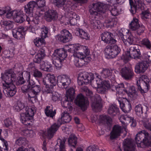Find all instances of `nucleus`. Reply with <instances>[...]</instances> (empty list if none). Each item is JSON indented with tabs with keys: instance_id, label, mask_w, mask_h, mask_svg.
<instances>
[{
	"instance_id": "79ce46f5",
	"label": "nucleus",
	"mask_w": 151,
	"mask_h": 151,
	"mask_svg": "<svg viewBox=\"0 0 151 151\" xmlns=\"http://www.w3.org/2000/svg\"><path fill=\"white\" fill-rule=\"evenodd\" d=\"M124 86V84L122 83L117 86H113V88L114 87L116 91L117 95V94L122 95L124 91H126Z\"/></svg>"
},
{
	"instance_id": "4c0bfd02",
	"label": "nucleus",
	"mask_w": 151,
	"mask_h": 151,
	"mask_svg": "<svg viewBox=\"0 0 151 151\" xmlns=\"http://www.w3.org/2000/svg\"><path fill=\"white\" fill-rule=\"evenodd\" d=\"M139 20L135 18H134L129 24V28L132 31H134L138 28L139 25Z\"/></svg>"
},
{
	"instance_id": "13d9d810",
	"label": "nucleus",
	"mask_w": 151,
	"mask_h": 151,
	"mask_svg": "<svg viewBox=\"0 0 151 151\" xmlns=\"http://www.w3.org/2000/svg\"><path fill=\"white\" fill-rule=\"evenodd\" d=\"M64 32V36H65V39H66L68 42L71 40L72 38V36L71 34L69 32L68 30L66 29H63L62 30Z\"/></svg>"
},
{
	"instance_id": "6ab92c4d",
	"label": "nucleus",
	"mask_w": 151,
	"mask_h": 151,
	"mask_svg": "<svg viewBox=\"0 0 151 151\" xmlns=\"http://www.w3.org/2000/svg\"><path fill=\"white\" fill-rule=\"evenodd\" d=\"M123 129V128L119 125H114L110 133V139H113L119 136L122 132Z\"/></svg>"
},
{
	"instance_id": "e433bc0d",
	"label": "nucleus",
	"mask_w": 151,
	"mask_h": 151,
	"mask_svg": "<svg viewBox=\"0 0 151 151\" xmlns=\"http://www.w3.org/2000/svg\"><path fill=\"white\" fill-rule=\"evenodd\" d=\"M69 16H70L69 18V23L72 25H75L77 22V20L79 19V17L76 13H69Z\"/></svg>"
},
{
	"instance_id": "338daca9",
	"label": "nucleus",
	"mask_w": 151,
	"mask_h": 151,
	"mask_svg": "<svg viewBox=\"0 0 151 151\" xmlns=\"http://www.w3.org/2000/svg\"><path fill=\"white\" fill-rule=\"evenodd\" d=\"M25 82L24 80L22 75H21L20 73L19 74V76L18 78V81L16 82L17 84L18 85H20L23 84Z\"/></svg>"
},
{
	"instance_id": "39448f33",
	"label": "nucleus",
	"mask_w": 151,
	"mask_h": 151,
	"mask_svg": "<svg viewBox=\"0 0 151 151\" xmlns=\"http://www.w3.org/2000/svg\"><path fill=\"white\" fill-rule=\"evenodd\" d=\"M135 140L138 147H140V144L142 142L145 146H149L151 144V139L149 133L145 130L139 132L136 135Z\"/></svg>"
},
{
	"instance_id": "f3484780",
	"label": "nucleus",
	"mask_w": 151,
	"mask_h": 151,
	"mask_svg": "<svg viewBox=\"0 0 151 151\" xmlns=\"http://www.w3.org/2000/svg\"><path fill=\"white\" fill-rule=\"evenodd\" d=\"M24 28L22 26H19L17 28L13 29L12 33L14 37L17 39H23L25 36Z\"/></svg>"
},
{
	"instance_id": "473e14b6",
	"label": "nucleus",
	"mask_w": 151,
	"mask_h": 151,
	"mask_svg": "<svg viewBox=\"0 0 151 151\" xmlns=\"http://www.w3.org/2000/svg\"><path fill=\"white\" fill-rule=\"evenodd\" d=\"M2 129H0V151H7L8 144L7 141L1 137Z\"/></svg>"
},
{
	"instance_id": "9b49d317",
	"label": "nucleus",
	"mask_w": 151,
	"mask_h": 151,
	"mask_svg": "<svg viewBox=\"0 0 151 151\" xmlns=\"http://www.w3.org/2000/svg\"><path fill=\"white\" fill-rule=\"evenodd\" d=\"M75 102L77 105L81 107V109L85 111L89 105V102L87 99L82 94L78 95L75 100Z\"/></svg>"
},
{
	"instance_id": "c9c22d12",
	"label": "nucleus",
	"mask_w": 151,
	"mask_h": 151,
	"mask_svg": "<svg viewBox=\"0 0 151 151\" xmlns=\"http://www.w3.org/2000/svg\"><path fill=\"white\" fill-rule=\"evenodd\" d=\"M126 90H128L131 97L133 99H136L137 96V91L135 87L133 86H129L126 88Z\"/></svg>"
},
{
	"instance_id": "0e129e2a",
	"label": "nucleus",
	"mask_w": 151,
	"mask_h": 151,
	"mask_svg": "<svg viewBox=\"0 0 151 151\" xmlns=\"http://www.w3.org/2000/svg\"><path fill=\"white\" fill-rule=\"evenodd\" d=\"M84 91L85 92V93L87 96L91 98L92 99L95 98L94 97H92V92L87 87H85L84 89Z\"/></svg>"
},
{
	"instance_id": "de8ad7c7",
	"label": "nucleus",
	"mask_w": 151,
	"mask_h": 151,
	"mask_svg": "<svg viewBox=\"0 0 151 151\" xmlns=\"http://www.w3.org/2000/svg\"><path fill=\"white\" fill-rule=\"evenodd\" d=\"M145 29V27L143 25H139L138 28H137L135 30H134V33L135 35H142L144 32Z\"/></svg>"
},
{
	"instance_id": "58836bf2",
	"label": "nucleus",
	"mask_w": 151,
	"mask_h": 151,
	"mask_svg": "<svg viewBox=\"0 0 151 151\" xmlns=\"http://www.w3.org/2000/svg\"><path fill=\"white\" fill-rule=\"evenodd\" d=\"M1 26L7 30L11 29L13 27V23L10 21L1 20Z\"/></svg>"
},
{
	"instance_id": "052dcab7",
	"label": "nucleus",
	"mask_w": 151,
	"mask_h": 151,
	"mask_svg": "<svg viewBox=\"0 0 151 151\" xmlns=\"http://www.w3.org/2000/svg\"><path fill=\"white\" fill-rule=\"evenodd\" d=\"M20 73L21 75H22V76L25 82L27 81L30 79V72L25 71Z\"/></svg>"
},
{
	"instance_id": "c03bdc74",
	"label": "nucleus",
	"mask_w": 151,
	"mask_h": 151,
	"mask_svg": "<svg viewBox=\"0 0 151 151\" xmlns=\"http://www.w3.org/2000/svg\"><path fill=\"white\" fill-rule=\"evenodd\" d=\"M75 94L74 89L73 88H70L66 91L65 97L67 99L73 100Z\"/></svg>"
},
{
	"instance_id": "69168bd1",
	"label": "nucleus",
	"mask_w": 151,
	"mask_h": 151,
	"mask_svg": "<svg viewBox=\"0 0 151 151\" xmlns=\"http://www.w3.org/2000/svg\"><path fill=\"white\" fill-rule=\"evenodd\" d=\"M150 15V12L148 9L142 11L141 14L142 18L145 19L148 18Z\"/></svg>"
},
{
	"instance_id": "4d7b16f0",
	"label": "nucleus",
	"mask_w": 151,
	"mask_h": 151,
	"mask_svg": "<svg viewBox=\"0 0 151 151\" xmlns=\"http://www.w3.org/2000/svg\"><path fill=\"white\" fill-rule=\"evenodd\" d=\"M142 45L145 46L148 49H151V44L150 41L147 38L143 39L141 41Z\"/></svg>"
},
{
	"instance_id": "7ed1b4c3",
	"label": "nucleus",
	"mask_w": 151,
	"mask_h": 151,
	"mask_svg": "<svg viewBox=\"0 0 151 151\" xmlns=\"http://www.w3.org/2000/svg\"><path fill=\"white\" fill-rule=\"evenodd\" d=\"M36 108L35 107H26L25 112L21 114L20 119L22 123L26 126L32 125V120L36 112Z\"/></svg>"
},
{
	"instance_id": "37998d69",
	"label": "nucleus",
	"mask_w": 151,
	"mask_h": 151,
	"mask_svg": "<svg viewBox=\"0 0 151 151\" xmlns=\"http://www.w3.org/2000/svg\"><path fill=\"white\" fill-rule=\"evenodd\" d=\"M45 113L47 116L53 118L56 114L55 110L53 111L50 106H47L45 110Z\"/></svg>"
},
{
	"instance_id": "2eb2a0df",
	"label": "nucleus",
	"mask_w": 151,
	"mask_h": 151,
	"mask_svg": "<svg viewBox=\"0 0 151 151\" xmlns=\"http://www.w3.org/2000/svg\"><path fill=\"white\" fill-rule=\"evenodd\" d=\"M113 34L110 32H106L103 33L101 35V40L106 43L111 44H115L116 40L113 38Z\"/></svg>"
},
{
	"instance_id": "603ef678",
	"label": "nucleus",
	"mask_w": 151,
	"mask_h": 151,
	"mask_svg": "<svg viewBox=\"0 0 151 151\" xmlns=\"http://www.w3.org/2000/svg\"><path fill=\"white\" fill-rule=\"evenodd\" d=\"M25 106L24 104L21 102V101H18L17 103L14 106V109L16 111H19Z\"/></svg>"
},
{
	"instance_id": "dca6fc26",
	"label": "nucleus",
	"mask_w": 151,
	"mask_h": 151,
	"mask_svg": "<svg viewBox=\"0 0 151 151\" xmlns=\"http://www.w3.org/2000/svg\"><path fill=\"white\" fill-rule=\"evenodd\" d=\"M45 46H42L38 51L33 59V61L37 63H40L42 62V60L46 56L45 54Z\"/></svg>"
},
{
	"instance_id": "3c124183",
	"label": "nucleus",
	"mask_w": 151,
	"mask_h": 151,
	"mask_svg": "<svg viewBox=\"0 0 151 151\" xmlns=\"http://www.w3.org/2000/svg\"><path fill=\"white\" fill-rule=\"evenodd\" d=\"M26 143V139L23 137H18L15 141V145L19 146L25 145Z\"/></svg>"
},
{
	"instance_id": "f8f14e48",
	"label": "nucleus",
	"mask_w": 151,
	"mask_h": 151,
	"mask_svg": "<svg viewBox=\"0 0 151 151\" xmlns=\"http://www.w3.org/2000/svg\"><path fill=\"white\" fill-rule=\"evenodd\" d=\"M120 73L122 77L126 80L131 79L134 75L133 70L127 67L122 68L120 70Z\"/></svg>"
},
{
	"instance_id": "f03ea898",
	"label": "nucleus",
	"mask_w": 151,
	"mask_h": 151,
	"mask_svg": "<svg viewBox=\"0 0 151 151\" xmlns=\"http://www.w3.org/2000/svg\"><path fill=\"white\" fill-rule=\"evenodd\" d=\"M1 78L4 83H2L4 92L8 97L13 96L16 92V87L13 83L15 80L16 75L11 70L7 71L3 74L1 73Z\"/></svg>"
},
{
	"instance_id": "bf43d9fd",
	"label": "nucleus",
	"mask_w": 151,
	"mask_h": 151,
	"mask_svg": "<svg viewBox=\"0 0 151 151\" xmlns=\"http://www.w3.org/2000/svg\"><path fill=\"white\" fill-rule=\"evenodd\" d=\"M48 30V29L46 27H44L42 28L41 29V33L40 35L41 37L44 39L45 38L47 37Z\"/></svg>"
},
{
	"instance_id": "f257e3e1",
	"label": "nucleus",
	"mask_w": 151,
	"mask_h": 151,
	"mask_svg": "<svg viewBox=\"0 0 151 151\" xmlns=\"http://www.w3.org/2000/svg\"><path fill=\"white\" fill-rule=\"evenodd\" d=\"M68 51L74 52L73 56L75 58L74 64L78 67H81L87 62L86 56L88 55L90 51L88 47L86 46L78 45H70Z\"/></svg>"
},
{
	"instance_id": "e2e57ef3",
	"label": "nucleus",
	"mask_w": 151,
	"mask_h": 151,
	"mask_svg": "<svg viewBox=\"0 0 151 151\" xmlns=\"http://www.w3.org/2000/svg\"><path fill=\"white\" fill-rule=\"evenodd\" d=\"M16 11H11V8L9 7V9L6 12L5 14H6V18H14L15 14H14V13Z\"/></svg>"
},
{
	"instance_id": "20e7f679",
	"label": "nucleus",
	"mask_w": 151,
	"mask_h": 151,
	"mask_svg": "<svg viewBox=\"0 0 151 151\" xmlns=\"http://www.w3.org/2000/svg\"><path fill=\"white\" fill-rule=\"evenodd\" d=\"M66 51L63 48L57 49L55 50L52 55L54 59L53 63L56 68L60 69L62 66V63L67 57Z\"/></svg>"
},
{
	"instance_id": "7c9ffc66",
	"label": "nucleus",
	"mask_w": 151,
	"mask_h": 151,
	"mask_svg": "<svg viewBox=\"0 0 151 151\" xmlns=\"http://www.w3.org/2000/svg\"><path fill=\"white\" fill-rule=\"evenodd\" d=\"M99 120L100 123H101L108 126L111 125V119L107 116L101 115L100 116Z\"/></svg>"
},
{
	"instance_id": "a19ab883",
	"label": "nucleus",
	"mask_w": 151,
	"mask_h": 151,
	"mask_svg": "<svg viewBox=\"0 0 151 151\" xmlns=\"http://www.w3.org/2000/svg\"><path fill=\"white\" fill-rule=\"evenodd\" d=\"M112 72V70H111L106 68L103 69L100 73L101 76L104 78H109L111 75Z\"/></svg>"
},
{
	"instance_id": "4be33fe9",
	"label": "nucleus",
	"mask_w": 151,
	"mask_h": 151,
	"mask_svg": "<svg viewBox=\"0 0 151 151\" xmlns=\"http://www.w3.org/2000/svg\"><path fill=\"white\" fill-rule=\"evenodd\" d=\"M95 99L91 104L93 109L99 111L102 108L101 98L100 95L96 94L94 96Z\"/></svg>"
},
{
	"instance_id": "864d4df0",
	"label": "nucleus",
	"mask_w": 151,
	"mask_h": 151,
	"mask_svg": "<svg viewBox=\"0 0 151 151\" xmlns=\"http://www.w3.org/2000/svg\"><path fill=\"white\" fill-rule=\"evenodd\" d=\"M143 107L140 104H139L135 106V111L137 115L140 116L142 114L143 111Z\"/></svg>"
},
{
	"instance_id": "ea45409f",
	"label": "nucleus",
	"mask_w": 151,
	"mask_h": 151,
	"mask_svg": "<svg viewBox=\"0 0 151 151\" xmlns=\"http://www.w3.org/2000/svg\"><path fill=\"white\" fill-rule=\"evenodd\" d=\"M102 25L101 22L96 19H92L91 21V27L94 29H96L101 28Z\"/></svg>"
},
{
	"instance_id": "6e6552de",
	"label": "nucleus",
	"mask_w": 151,
	"mask_h": 151,
	"mask_svg": "<svg viewBox=\"0 0 151 151\" xmlns=\"http://www.w3.org/2000/svg\"><path fill=\"white\" fill-rule=\"evenodd\" d=\"M147 78V76L145 75L142 76L137 81V89L142 94L147 92L149 89V81Z\"/></svg>"
},
{
	"instance_id": "9d476101",
	"label": "nucleus",
	"mask_w": 151,
	"mask_h": 151,
	"mask_svg": "<svg viewBox=\"0 0 151 151\" xmlns=\"http://www.w3.org/2000/svg\"><path fill=\"white\" fill-rule=\"evenodd\" d=\"M129 3L131 6L130 11L132 14H135L137 10L140 9L142 10L144 9L145 6L144 3V0H137L135 1L134 3V0H129Z\"/></svg>"
},
{
	"instance_id": "5701e85b",
	"label": "nucleus",
	"mask_w": 151,
	"mask_h": 151,
	"mask_svg": "<svg viewBox=\"0 0 151 151\" xmlns=\"http://www.w3.org/2000/svg\"><path fill=\"white\" fill-rule=\"evenodd\" d=\"M127 55H130V57L134 59L139 58L140 57V50L137 49L136 47H131L129 50L127 51Z\"/></svg>"
},
{
	"instance_id": "09e8293b",
	"label": "nucleus",
	"mask_w": 151,
	"mask_h": 151,
	"mask_svg": "<svg viewBox=\"0 0 151 151\" xmlns=\"http://www.w3.org/2000/svg\"><path fill=\"white\" fill-rule=\"evenodd\" d=\"M47 78L48 81L53 86H55L57 83L58 84V80H56L55 77L54 75L48 74L47 75Z\"/></svg>"
},
{
	"instance_id": "a878e982",
	"label": "nucleus",
	"mask_w": 151,
	"mask_h": 151,
	"mask_svg": "<svg viewBox=\"0 0 151 151\" xmlns=\"http://www.w3.org/2000/svg\"><path fill=\"white\" fill-rule=\"evenodd\" d=\"M56 6L58 7H60L63 5V9L66 11L68 12L70 8L71 5L70 2H66L65 0H55Z\"/></svg>"
},
{
	"instance_id": "c756f323",
	"label": "nucleus",
	"mask_w": 151,
	"mask_h": 151,
	"mask_svg": "<svg viewBox=\"0 0 151 151\" xmlns=\"http://www.w3.org/2000/svg\"><path fill=\"white\" fill-rule=\"evenodd\" d=\"M14 14H15V16L13 19L15 21L17 22L22 23L24 20V16L23 15L22 12L16 11V12H14Z\"/></svg>"
},
{
	"instance_id": "c85d7f7f",
	"label": "nucleus",
	"mask_w": 151,
	"mask_h": 151,
	"mask_svg": "<svg viewBox=\"0 0 151 151\" xmlns=\"http://www.w3.org/2000/svg\"><path fill=\"white\" fill-rule=\"evenodd\" d=\"M36 6V2L33 1H29L24 7V11L27 14L32 15L34 8Z\"/></svg>"
},
{
	"instance_id": "412c9836",
	"label": "nucleus",
	"mask_w": 151,
	"mask_h": 151,
	"mask_svg": "<svg viewBox=\"0 0 151 151\" xmlns=\"http://www.w3.org/2000/svg\"><path fill=\"white\" fill-rule=\"evenodd\" d=\"M124 151H133L135 146L132 139H126L123 143Z\"/></svg>"
},
{
	"instance_id": "6e6d98bb",
	"label": "nucleus",
	"mask_w": 151,
	"mask_h": 151,
	"mask_svg": "<svg viewBox=\"0 0 151 151\" xmlns=\"http://www.w3.org/2000/svg\"><path fill=\"white\" fill-rule=\"evenodd\" d=\"M36 4L38 6L37 10H40L41 8L45 6L46 5L45 0H36Z\"/></svg>"
},
{
	"instance_id": "2f4dec72",
	"label": "nucleus",
	"mask_w": 151,
	"mask_h": 151,
	"mask_svg": "<svg viewBox=\"0 0 151 151\" xmlns=\"http://www.w3.org/2000/svg\"><path fill=\"white\" fill-rule=\"evenodd\" d=\"M108 112L111 116H115L119 113V109L116 104H111L109 105Z\"/></svg>"
},
{
	"instance_id": "774afa93",
	"label": "nucleus",
	"mask_w": 151,
	"mask_h": 151,
	"mask_svg": "<svg viewBox=\"0 0 151 151\" xmlns=\"http://www.w3.org/2000/svg\"><path fill=\"white\" fill-rule=\"evenodd\" d=\"M131 106L130 104L128 102L127 104L126 105L123 109V111L124 113H128L130 111L131 109Z\"/></svg>"
},
{
	"instance_id": "8fccbe9b",
	"label": "nucleus",
	"mask_w": 151,
	"mask_h": 151,
	"mask_svg": "<svg viewBox=\"0 0 151 151\" xmlns=\"http://www.w3.org/2000/svg\"><path fill=\"white\" fill-rule=\"evenodd\" d=\"M44 38L41 37L40 38H36L34 40V42L35 45L38 47L45 45L46 44L44 40Z\"/></svg>"
},
{
	"instance_id": "a211bd4d",
	"label": "nucleus",
	"mask_w": 151,
	"mask_h": 151,
	"mask_svg": "<svg viewBox=\"0 0 151 151\" xmlns=\"http://www.w3.org/2000/svg\"><path fill=\"white\" fill-rule=\"evenodd\" d=\"M79 79L84 82V84L91 82L94 78L93 74H89L85 72L80 73L78 75Z\"/></svg>"
},
{
	"instance_id": "72a5a7b5",
	"label": "nucleus",
	"mask_w": 151,
	"mask_h": 151,
	"mask_svg": "<svg viewBox=\"0 0 151 151\" xmlns=\"http://www.w3.org/2000/svg\"><path fill=\"white\" fill-rule=\"evenodd\" d=\"M122 40L125 45H127L128 43L130 45L134 44V37L131 35H128L127 37L125 38L122 33L120 35Z\"/></svg>"
},
{
	"instance_id": "49530a36",
	"label": "nucleus",
	"mask_w": 151,
	"mask_h": 151,
	"mask_svg": "<svg viewBox=\"0 0 151 151\" xmlns=\"http://www.w3.org/2000/svg\"><path fill=\"white\" fill-rule=\"evenodd\" d=\"M28 16H27L26 21L28 22L29 24H37L38 22V20H37L36 18H34L33 17V14L32 13V15L29 14Z\"/></svg>"
},
{
	"instance_id": "1a4fd4ad",
	"label": "nucleus",
	"mask_w": 151,
	"mask_h": 151,
	"mask_svg": "<svg viewBox=\"0 0 151 151\" xmlns=\"http://www.w3.org/2000/svg\"><path fill=\"white\" fill-rule=\"evenodd\" d=\"M120 47L116 45H108L105 48V54L110 58L115 57L120 52Z\"/></svg>"
},
{
	"instance_id": "b1692460",
	"label": "nucleus",
	"mask_w": 151,
	"mask_h": 151,
	"mask_svg": "<svg viewBox=\"0 0 151 151\" xmlns=\"http://www.w3.org/2000/svg\"><path fill=\"white\" fill-rule=\"evenodd\" d=\"M148 64L145 61L138 63L135 67V72L137 73H143L147 69Z\"/></svg>"
},
{
	"instance_id": "0eeeda50",
	"label": "nucleus",
	"mask_w": 151,
	"mask_h": 151,
	"mask_svg": "<svg viewBox=\"0 0 151 151\" xmlns=\"http://www.w3.org/2000/svg\"><path fill=\"white\" fill-rule=\"evenodd\" d=\"M119 9L117 7L114 6L110 11L112 16L106 19L104 24V25L107 28H111L116 24L118 22V19L115 17L119 13Z\"/></svg>"
},
{
	"instance_id": "5fc2aeb1",
	"label": "nucleus",
	"mask_w": 151,
	"mask_h": 151,
	"mask_svg": "<svg viewBox=\"0 0 151 151\" xmlns=\"http://www.w3.org/2000/svg\"><path fill=\"white\" fill-rule=\"evenodd\" d=\"M56 38L63 43H66L68 42L67 39L65 38L64 32L62 30L61 31L60 34L56 36Z\"/></svg>"
},
{
	"instance_id": "f704fd0d",
	"label": "nucleus",
	"mask_w": 151,
	"mask_h": 151,
	"mask_svg": "<svg viewBox=\"0 0 151 151\" xmlns=\"http://www.w3.org/2000/svg\"><path fill=\"white\" fill-rule=\"evenodd\" d=\"M76 33L79 34V36L82 38L86 40H88L90 38V36L88 33L83 30L79 28H77L76 30Z\"/></svg>"
},
{
	"instance_id": "aec40b11",
	"label": "nucleus",
	"mask_w": 151,
	"mask_h": 151,
	"mask_svg": "<svg viewBox=\"0 0 151 151\" xmlns=\"http://www.w3.org/2000/svg\"><path fill=\"white\" fill-rule=\"evenodd\" d=\"M42 90V87L39 83L36 84L33 87H32L30 90V91L28 94V96L29 98H34L38 95Z\"/></svg>"
},
{
	"instance_id": "680f3d73",
	"label": "nucleus",
	"mask_w": 151,
	"mask_h": 151,
	"mask_svg": "<svg viewBox=\"0 0 151 151\" xmlns=\"http://www.w3.org/2000/svg\"><path fill=\"white\" fill-rule=\"evenodd\" d=\"M60 97V95L58 93L55 92L52 95V100L54 102L59 101Z\"/></svg>"
},
{
	"instance_id": "423d86ee",
	"label": "nucleus",
	"mask_w": 151,
	"mask_h": 151,
	"mask_svg": "<svg viewBox=\"0 0 151 151\" xmlns=\"http://www.w3.org/2000/svg\"><path fill=\"white\" fill-rule=\"evenodd\" d=\"M107 5L100 2L93 3L89 7V11L93 16L98 15L99 14L104 13L108 9Z\"/></svg>"
},
{
	"instance_id": "a18cd8bd",
	"label": "nucleus",
	"mask_w": 151,
	"mask_h": 151,
	"mask_svg": "<svg viewBox=\"0 0 151 151\" xmlns=\"http://www.w3.org/2000/svg\"><path fill=\"white\" fill-rule=\"evenodd\" d=\"M69 144L74 147L77 143V138L74 134L71 135L68 139Z\"/></svg>"
},
{
	"instance_id": "ddd939ff",
	"label": "nucleus",
	"mask_w": 151,
	"mask_h": 151,
	"mask_svg": "<svg viewBox=\"0 0 151 151\" xmlns=\"http://www.w3.org/2000/svg\"><path fill=\"white\" fill-rule=\"evenodd\" d=\"M58 122L54 123L50 127L47 129L45 135L48 139H52L58 130L61 125V124Z\"/></svg>"
},
{
	"instance_id": "bb28decb",
	"label": "nucleus",
	"mask_w": 151,
	"mask_h": 151,
	"mask_svg": "<svg viewBox=\"0 0 151 151\" xmlns=\"http://www.w3.org/2000/svg\"><path fill=\"white\" fill-rule=\"evenodd\" d=\"M72 119L71 116L67 112L64 111L62 114L61 119H59L56 123L62 124L69 122Z\"/></svg>"
},
{
	"instance_id": "4468645a",
	"label": "nucleus",
	"mask_w": 151,
	"mask_h": 151,
	"mask_svg": "<svg viewBox=\"0 0 151 151\" xmlns=\"http://www.w3.org/2000/svg\"><path fill=\"white\" fill-rule=\"evenodd\" d=\"M58 85L64 88H66L71 82V79L70 77L66 75H63L58 76Z\"/></svg>"
},
{
	"instance_id": "393cba45",
	"label": "nucleus",
	"mask_w": 151,
	"mask_h": 151,
	"mask_svg": "<svg viewBox=\"0 0 151 151\" xmlns=\"http://www.w3.org/2000/svg\"><path fill=\"white\" fill-rule=\"evenodd\" d=\"M46 19L48 22L56 19L58 17L57 12L53 10H48L45 13Z\"/></svg>"
},
{
	"instance_id": "cd10ccee",
	"label": "nucleus",
	"mask_w": 151,
	"mask_h": 151,
	"mask_svg": "<svg viewBox=\"0 0 151 151\" xmlns=\"http://www.w3.org/2000/svg\"><path fill=\"white\" fill-rule=\"evenodd\" d=\"M66 139L65 138L60 139L58 138L57 139V144L55 145V151H64L65 150V142Z\"/></svg>"
}]
</instances>
